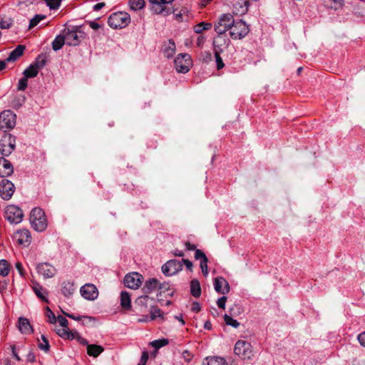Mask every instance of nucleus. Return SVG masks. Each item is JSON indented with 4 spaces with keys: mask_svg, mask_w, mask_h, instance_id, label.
<instances>
[{
    "mask_svg": "<svg viewBox=\"0 0 365 365\" xmlns=\"http://www.w3.org/2000/svg\"><path fill=\"white\" fill-rule=\"evenodd\" d=\"M30 222L34 230L37 232H43L46 229L48 226L47 219L41 208L35 207L31 210Z\"/></svg>",
    "mask_w": 365,
    "mask_h": 365,
    "instance_id": "f257e3e1",
    "label": "nucleus"
},
{
    "mask_svg": "<svg viewBox=\"0 0 365 365\" xmlns=\"http://www.w3.org/2000/svg\"><path fill=\"white\" fill-rule=\"evenodd\" d=\"M130 23V14L125 11L111 14L108 19V24L112 29H123Z\"/></svg>",
    "mask_w": 365,
    "mask_h": 365,
    "instance_id": "f03ea898",
    "label": "nucleus"
},
{
    "mask_svg": "<svg viewBox=\"0 0 365 365\" xmlns=\"http://www.w3.org/2000/svg\"><path fill=\"white\" fill-rule=\"evenodd\" d=\"M16 123V115L10 110L0 113V129L5 133L12 130Z\"/></svg>",
    "mask_w": 365,
    "mask_h": 365,
    "instance_id": "7ed1b4c3",
    "label": "nucleus"
},
{
    "mask_svg": "<svg viewBox=\"0 0 365 365\" xmlns=\"http://www.w3.org/2000/svg\"><path fill=\"white\" fill-rule=\"evenodd\" d=\"M16 148V137L11 133H4L0 140V153L3 156H9Z\"/></svg>",
    "mask_w": 365,
    "mask_h": 365,
    "instance_id": "20e7f679",
    "label": "nucleus"
},
{
    "mask_svg": "<svg viewBox=\"0 0 365 365\" xmlns=\"http://www.w3.org/2000/svg\"><path fill=\"white\" fill-rule=\"evenodd\" d=\"M250 32L248 25L242 20H234V24H232L230 35L233 39H241L245 37Z\"/></svg>",
    "mask_w": 365,
    "mask_h": 365,
    "instance_id": "39448f33",
    "label": "nucleus"
},
{
    "mask_svg": "<svg viewBox=\"0 0 365 365\" xmlns=\"http://www.w3.org/2000/svg\"><path fill=\"white\" fill-rule=\"evenodd\" d=\"M234 351L236 355L242 359H251L254 355L251 344L242 340L236 342Z\"/></svg>",
    "mask_w": 365,
    "mask_h": 365,
    "instance_id": "423d86ee",
    "label": "nucleus"
},
{
    "mask_svg": "<svg viewBox=\"0 0 365 365\" xmlns=\"http://www.w3.org/2000/svg\"><path fill=\"white\" fill-rule=\"evenodd\" d=\"M174 0H149L151 4V11L155 14H163L168 16L171 14V9L169 4H171Z\"/></svg>",
    "mask_w": 365,
    "mask_h": 365,
    "instance_id": "0eeeda50",
    "label": "nucleus"
},
{
    "mask_svg": "<svg viewBox=\"0 0 365 365\" xmlns=\"http://www.w3.org/2000/svg\"><path fill=\"white\" fill-rule=\"evenodd\" d=\"M174 63L177 72L186 73L192 66V59L189 54L180 53L175 58Z\"/></svg>",
    "mask_w": 365,
    "mask_h": 365,
    "instance_id": "6e6552de",
    "label": "nucleus"
},
{
    "mask_svg": "<svg viewBox=\"0 0 365 365\" xmlns=\"http://www.w3.org/2000/svg\"><path fill=\"white\" fill-rule=\"evenodd\" d=\"M232 24H234L233 16L230 14H223L215 24V31L217 34H225L227 30H230Z\"/></svg>",
    "mask_w": 365,
    "mask_h": 365,
    "instance_id": "1a4fd4ad",
    "label": "nucleus"
},
{
    "mask_svg": "<svg viewBox=\"0 0 365 365\" xmlns=\"http://www.w3.org/2000/svg\"><path fill=\"white\" fill-rule=\"evenodd\" d=\"M23 217V211L19 207L14 205L6 207L5 210V217L11 223L18 224L21 222Z\"/></svg>",
    "mask_w": 365,
    "mask_h": 365,
    "instance_id": "9d476101",
    "label": "nucleus"
},
{
    "mask_svg": "<svg viewBox=\"0 0 365 365\" xmlns=\"http://www.w3.org/2000/svg\"><path fill=\"white\" fill-rule=\"evenodd\" d=\"M15 190L14 185L7 179H3L0 182V196L5 200H9Z\"/></svg>",
    "mask_w": 365,
    "mask_h": 365,
    "instance_id": "9b49d317",
    "label": "nucleus"
},
{
    "mask_svg": "<svg viewBox=\"0 0 365 365\" xmlns=\"http://www.w3.org/2000/svg\"><path fill=\"white\" fill-rule=\"evenodd\" d=\"M182 260L170 259L162 266L163 274H178L182 270Z\"/></svg>",
    "mask_w": 365,
    "mask_h": 365,
    "instance_id": "f8f14e48",
    "label": "nucleus"
},
{
    "mask_svg": "<svg viewBox=\"0 0 365 365\" xmlns=\"http://www.w3.org/2000/svg\"><path fill=\"white\" fill-rule=\"evenodd\" d=\"M81 296L90 301H93L97 299L98 296V290L97 287L91 283H87L83 285L80 289Z\"/></svg>",
    "mask_w": 365,
    "mask_h": 365,
    "instance_id": "ddd939ff",
    "label": "nucleus"
},
{
    "mask_svg": "<svg viewBox=\"0 0 365 365\" xmlns=\"http://www.w3.org/2000/svg\"><path fill=\"white\" fill-rule=\"evenodd\" d=\"M14 239L18 244L27 247L31 242V235L30 231L27 229H21L14 233Z\"/></svg>",
    "mask_w": 365,
    "mask_h": 365,
    "instance_id": "4468645a",
    "label": "nucleus"
},
{
    "mask_svg": "<svg viewBox=\"0 0 365 365\" xmlns=\"http://www.w3.org/2000/svg\"><path fill=\"white\" fill-rule=\"evenodd\" d=\"M63 35L66 39V43L68 46H77L80 43V36L78 35V30L76 28L70 29L68 28L63 29Z\"/></svg>",
    "mask_w": 365,
    "mask_h": 365,
    "instance_id": "2eb2a0df",
    "label": "nucleus"
},
{
    "mask_svg": "<svg viewBox=\"0 0 365 365\" xmlns=\"http://www.w3.org/2000/svg\"><path fill=\"white\" fill-rule=\"evenodd\" d=\"M230 43V40L225 34H218L213 41L214 50L217 52H222Z\"/></svg>",
    "mask_w": 365,
    "mask_h": 365,
    "instance_id": "dca6fc26",
    "label": "nucleus"
},
{
    "mask_svg": "<svg viewBox=\"0 0 365 365\" xmlns=\"http://www.w3.org/2000/svg\"><path fill=\"white\" fill-rule=\"evenodd\" d=\"M142 277L143 275H125L124 284L130 289H136L142 284Z\"/></svg>",
    "mask_w": 365,
    "mask_h": 365,
    "instance_id": "f3484780",
    "label": "nucleus"
},
{
    "mask_svg": "<svg viewBox=\"0 0 365 365\" xmlns=\"http://www.w3.org/2000/svg\"><path fill=\"white\" fill-rule=\"evenodd\" d=\"M215 290L220 294H225L230 292V285L222 277H218L214 281Z\"/></svg>",
    "mask_w": 365,
    "mask_h": 365,
    "instance_id": "a211bd4d",
    "label": "nucleus"
},
{
    "mask_svg": "<svg viewBox=\"0 0 365 365\" xmlns=\"http://www.w3.org/2000/svg\"><path fill=\"white\" fill-rule=\"evenodd\" d=\"M14 173V168L11 163L5 159L0 158V177L6 178L10 176Z\"/></svg>",
    "mask_w": 365,
    "mask_h": 365,
    "instance_id": "6ab92c4d",
    "label": "nucleus"
},
{
    "mask_svg": "<svg viewBox=\"0 0 365 365\" xmlns=\"http://www.w3.org/2000/svg\"><path fill=\"white\" fill-rule=\"evenodd\" d=\"M195 258L200 261V267L202 274H208V259L205 254L200 250H196L195 252Z\"/></svg>",
    "mask_w": 365,
    "mask_h": 365,
    "instance_id": "aec40b11",
    "label": "nucleus"
},
{
    "mask_svg": "<svg viewBox=\"0 0 365 365\" xmlns=\"http://www.w3.org/2000/svg\"><path fill=\"white\" fill-rule=\"evenodd\" d=\"M26 49V46L24 45H18L9 55L6 58V61L7 62H13L17 60L19 57H21L24 50Z\"/></svg>",
    "mask_w": 365,
    "mask_h": 365,
    "instance_id": "412c9836",
    "label": "nucleus"
},
{
    "mask_svg": "<svg viewBox=\"0 0 365 365\" xmlns=\"http://www.w3.org/2000/svg\"><path fill=\"white\" fill-rule=\"evenodd\" d=\"M76 286L73 282H63L61 284V293L66 297H71L76 291Z\"/></svg>",
    "mask_w": 365,
    "mask_h": 365,
    "instance_id": "4be33fe9",
    "label": "nucleus"
},
{
    "mask_svg": "<svg viewBox=\"0 0 365 365\" xmlns=\"http://www.w3.org/2000/svg\"><path fill=\"white\" fill-rule=\"evenodd\" d=\"M19 329L24 334H29L32 332V327L26 318L20 317L19 319Z\"/></svg>",
    "mask_w": 365,
    "mask_h": 365,
    "instance_id": "5701e85b",
    "label": "nucleus"
},
{
    "mask_svg": "<svg viewBox=\"0 0 365 365\" xmlns=\"http://www.w3.org/2000/svg\"><path fill=\"white\" fill-rule=\"evenodd\" d=\"M38 274H53L56 270L55 267L49 263H40L36 266Z\"/></svg>",
    "mask_w": 365,
    "mask_h": 365,
    "instance_id": "b1692460",
    "label": "nucleus"
},
{
    "mask_svg": "<svg viewBox=\"0 0 365 365\" xmlns=\"http://www.w3.org/2000/svg\"><path fill=\"white\" fill-rule=\"evenodd\" d=\"M159 296L172 297L174 293V289L170 287L168 283L164 282L159 284L158 287Z\"/></svg>",
    "mask_w": 365,
    "mask_h": 365,
    "instance_id": "393cba45",
    "label": "nucleus"
},
{
    "mask_svg": "<svg viewBox=\"0 0 365 365\" xmlns=\"http://www.w3.org/2000/svg\"><path fill=\"white\" fill-rule=\"evenodd\" d=\"M120 306L124 309H130L131 308V299L130 295L126 291H122L120 292Z\"/></svg>",
    "mask_w": 365,
    "mask_h": 365,
    "instance_id": "a878e982",
    "label": "nucleus"
},
{
    "mask_svg": "<svg viewBox=\"0 0 365 365\" xmlns=\"http://www.w3.org/2000/svg\"><path fill=\"white\" fill-rule=\"evenodd\" d=\"M103 351H104L103 347L100 345H97V344L88 345L87 353L91 356L97 357Z\"/></svg>",
    "mask_w": 365,
    "mask_h": 365,
    "instance_id": "bb28decb",
    "label": "nucleus"
},
{
    "mask_svg": "<svg viewBox=\"0 0 365 365\" xmlns=\"http://www.w3.org/2000/svg\"><path fill=\"white\" fill-rule=\"evenodd\" d=\"M203 365H226V361L222 357L210 356L204 360Z\"/></svg>",
    "mask_w": 365,
    "mask_h": 365,
    "instance_id": "cd10ccee",
    "label": "nucleus"
},
{
    "mask_svg": "<svg viewBox=\"0 0 365 365\" xmlns=\"http://www.w3.org/2000/svg\"><path fill=\"white\" fill-rule=\"evenodd\" d=\"M159 284V282L156 279H150L145 282L143 287L144 292L150 293L153 292L156 289H158Z\"/></svg>",
    "mask_w": 365,
    "mask_h": 365,
    "instance_id": "c85d7f7f",
    "label": "nucleus"
},
{
    "mask_svg": "<svg viewBox=\"0 0 365 365\" xmlns=\"http://www.w3.org/2000/svg\"><path fill=\"white\" fill-rule=\"evenodd\" d=\"M33 282V290L36 294V296L40 298L41 299L47 302V299L46 297V290L38 283L32 282Z\"/></svg>",
    "mask_w": 365,
    "mask_h": 365,
    "instance_id": "c756f323",
    "label": "nucleus"
},
{
    "mask_svg": "<svg viewBox=\"0 0 365 365\" xmlns=\"http://www.w3.org/2000/svg\"><path fill=\"white\" fill-rule=\"evenodd\" d=\"M65 43H66L64 36L63 34L58 35L52 42V48L53 51H57L60 50Z\"/></svg>",
    "mask_w": 365,
    "mask_h": 365,
    "instance_id": "7c9ffc66",
    "label": "nucleus"
},
{
    "mask_svg": "<svg viewBox=\"0 0 365 365\" xmlns=\"http://www.w3.org/2000/svg\"><path fill=\"white\" fill-rule=\"evenodd\" d=\"M190 293L194 297H199L201 295V287L200 282L193 279L190 283Z\"/></svg>",
    "mask_w": 365,
    "mask_h": 365,
    "instance_id": "2f4dec72",
    "label": "nucleus"
},
{
    "mask_svg": "<svg viewBox=\"0 0 365 365\" xmlns=\"http://www.w3.org/2000/svg\"><path fill=\"white\" fill-rule=\"evenodd\" d=\"M175 51V42L170 39L168 41V45L165 46V48L163 50V53L165 56L167 58H171L173 56Z\"/></svg>",
    "mask_w": 365,
    "mask_h": 365,
    "instance_id": "473e14b6",
    "label": "nucleus"
},
{
    "mask_svg": "<svg viewBox=\"0 0 365 365\" xmlns=\"http://www.w3.org/2000/svg\"><path fill=\"white\" fill-rule=\"evenodd\" d=\"M38 346L41 350L45 352H48L49 351L50 345L48 343V340L45 335L42 334L41 336V339H38Z\"/></svg>",
    "mask_w": 365,
    "mask_h": 365,
    "instance_id": "72a5a7b5",
    "label": "nucleus"
},
{
    "mask_svg": "<svg viewBox=\"0 0 365 365\" xmlns=\"http://www.w3.org/2000/svg\"><path fill=\"white\" fill-rule=\"evenodd\" d=\"M26 98L24 95L16 96L11 101V106L14 109H19L24 103Z\"/></svg>",
    "mask_w": 365,
    "mask_h": 365,
    "instance_id": "f704fd0d",
    "label": "nucleus"
},
{
    "mask_svg": "<svg viewBox=\"0 0 365 365\" xmlns=\"http://www.w3.org/2000/svg\"><path fill=\"white\" fill-rule=\"evenodd\" d=\"M38 72L39 71L36 69V68L31 64L26 69L24 70L23 74L26 78H30L36 77Z\"/></svg>",
    "mask_w": 365,
    "mask_h": 365,
    "instance_id": "c9c22d12",
    "label": "nucleus"
},
{
    "mask_svg": "<svg viewBox=\"0 0 365 365\" xmlns=\"http://www.w3.org/2000/svg\"><path fill=\"white\" fill-rule=\"evenodd\" d=\"M46 63V60L45 56L41 54L38 56L35 61L31 64L34 66V67H36V69L39 71L41 68L44 67Z\"/></svg>",
    "mask_w": 365,
    "mask_h": 365,
    "instance_id": "e433bc0d",
    "label": "nucleus"
},
{
    "mask_svg": "<svg viewBox=\"0 0 365 365\" xmlns=\"http://www.w3.org/2000/svg\"><path fill=\"white\" fill-rule=\"evenodd\" d=\"M129 6L130 9L138 11L145 6L144 0H129Z\"/></svg>",
    "mask_w": 365,
    "mask_h": 365,
    "instance_id": "4c0bfd02",
    "label": "nucleus"
},
{
    "mask_svg": "<svg viewBox=\"0 0 365 365\" xmlns=\"http://www.w3.org/2000/svg\"><path fill=\"white\" fill-rule=\"evenodd\" d=\"M212 28L210 23L201 22L194 26V31L197 34H201L203 31L209 30Z\"/></svg>",
    "mask_w": 365,
    "mask_h": 365,
    "instance_id": "58836bf2",
    "label": "nucleus"
},
{
    "mask_svg": "<svg viewBox=\"0 0 365 365\" xmlns=\"http://www.w3.org/2000/svg\"><path fill=\"white\" fill-rule=\"evenodd\" d=\"M168 343H169L168 339H157V340H154V341H151L150 343V344L155 350H158V349H160L161 347L166 346L167 344H168Z\"/></svg>",
    "mask_w": 365,
    "mask_h": 365,
    "instance_id": "ea45409f",
    "label": "nucleus"
},
{
    "mask_svg": "<svg viewBox=\"0 0 365 365\" xmlns=\"http://www.w3.org/2000/svg\"><path fill=\"white\" fill-rule=\"evenodd\" d=\"M46 18V16L45 15H43V14H36L34 18H32L31 20H30V22H29V29H33L34 27H35L36 26L38 25V24L45 19Z\"/></svg>",
    "mask_w": 365,
    "mask_h": 365,
    "instance_id": "a19ab883",
    "label": "nucleus"
},
{
    "mask_svg": "<svg viewBox=\"0 0 365 365\" xmlns=\"http://www.w3.org/2000/svg\"><path fill=\"white\" fill-rule=\"evenodd\" d=\"M11 266L6 259L0 260V274H9Z\"/></svg>",
    "mask_w": 365,
    "mask_h": 365,
    "instance_id": "79ce46f5",
    "label": "nucleus"
},
{
    "mask_svg": "<svg viewBox=\"0 0 365 365\" xmlns=\"http://www.w3.org/2000/svg\"><path fill=\"white\" fill-rule=\"evenodd\" d=\"M50 9H58L61 4V0H43Z\"/></svg>",
    "mask_w": 365,
    "mask_h": 365,
    "instance_id": "37998d69",
    "label": "nucleus"
},
{
    "mask_svg": "<svg viewBox=\"0 0 365 365\" xmlns=\"http://www.w3.org/2000/svg\"><path fill=\"white\" fill-rule=\"evenodd\" d=\"M150 313L151 320L163 317L162 311L156 306L151 307Z\"/></svg>",
    "mask_w": 365,
    "mask_h": 365,
    "instance_id": "c03bdc74",
    "label": "nucleus"
},
{
    "mask_svg": "<svg viewBox=\"0 0 365 365\" xmlns=\"http://www.w3.org/2000/svg\"><path fill=\"white\" fill-rule=\"evenodd\" d=\"M224 319L226 324L230 325L234 328H237L240 326V323L236 319H233L232 317L227 314H225Z\"/></svg>",
    "mask_w": 365,
    "mask_h": 365,
    "instance_id": "a18cd8bd",
    "label": "nucleus"
},
{
    "mask_svg": "<svg viewBox=\"0 0 365 365\" xmlns=\"http://www.w3.org/2000/svg\"><path fill=\"white\" fill-rule=\"evenodd\" d=\"M46 316L47 317L49 323L55 324L56 322L57 318L48 307H46Z\"/></svg>",
    "mask_w": 365,
    "mask_h": 365,
    "instance_id": "49530a36",
    "label": "nucleus"
},
{
    "mask_svg": "<svg viewBox=\"0 0 365 365\" xmlns=\"http://www.w3.org/2000/svg\"><path fill=\"white\" fill-rule=\"evenodd\" d=\"M221 53L222 52L215 51V57L216 66H217V70H220L222 68H224V66H225L222 58L220 56Z\"/></svg>",
    "mask_w": 365,
    "mask_h": 365,
    "instance_id": "de8ad7c7",
    "label": "nucleus"
},
{
    "mask_svg": "<svg viewBox=\"0 0 365 365\" xmlns=\"http://www.w3.org/2000/svg\"><path fill=\"white\" fill-rule=\"evenodd\" d=\"M12 24L13 20L11 18L0 20V29H8L12 26Z\"/></svg>",
    "mask_w": 365,
    "mask_h": 365,
    "instance_id": "09e8293b",
    "label": "nucleus"
},
{
    "mask_svg": "<svg viewBox=\"0 0 365 365\" xmlns=\"http://www.w3.org/2000/svg\"><path fill=\"white\" fill-rule=\"evenodd\" d=\"M28 78L24 76L19 81L17 86L18 91H25L28 86Z\"/></svg>",
    "mask_w": 365,
    "mask_h": 365,
    "instance_id": "8fccbe9b",
    "label": "nucleus"
},
{
    "mask_svg": "<svg viewBox=\"0 0 365 365\" xmlns=\"http://www.w3.org/2000/svg\"><path fill=\"white\" fill-rule=\"evenodd\" d=\"M57 321L63 328H68V322L66 317L63 316H58Z\"/></svg>",
    "mask_w": 365,
    "mask_h": 365,
    "instance_id": "3c124183",
    "label": "nucleus"
},
{
    "mask_svg": "<svg viewBox=\"0 0 365 365\" xmlns=\"http://www.w3.org/2000/svg\"><path fill=\"white\" fill-rule=\"evenodd\" d=\"M227 301V297L225 296H222V297L219 298L217 301V304L219 308L224 309L225 308V304Z\"/></svg>",
    "mask_w": 365,
    "mask_h": 365,
    "instance_id": "603ef678",
    "label": "nucleus"
},
{
    "mask_svg": "<svg viewBox=\"0 0 365 365\" xmlns=\"http://www.w3.org/2000/svg\"><path fill=\"white\" fill-rule=\"evenodd\" d=\"M183 266L186 267V271L191 272H192V263L188 259H182Z\"/></svg>",
    "mask_w": 365,
    "mask_h": 365,
    "instance_id": "864d4df0",
    "label": "nucleus"
},
{
    "mask_svg": "<svg viewBox=\"0 0 365 365\" xmlns=\"http://www.w3.org/2000/svg\"><path fill=\"white\" fill-rule=\"evenodd\" d=\"M148 359V354L147 351H143L138 365H145Z\"/></svg>",
    "mask_w": 365,
    "mask_h": 365,
    "instance_id": "5fc2aeb1",
    "label": "nucleus"
},
{
    "mask_svg": "<svg viewBox=\"0 0 365 365\" xmlns=\"http://www.w3.org/2000/svg\"><path fill=\"white\" fill-rule=\"evenodd\" d=\"M78 336V333L77 331H72L68 329V332L65 339L72 340V339L77 338Z\"/></svg>",
    "mask_w": 365,
    "mask_h": 365,
    "instance_id": "6e6d98bb",
    "label": "nucleus"
},
{
    "mask_svg": "<svg viewBox=\"0 0 365 365\" xmlns=\"http://www.w3.org/2000/svg\"><path fill=\"white\" fill-rule=\"evenodd\" d=\"M68 332V328H63L61 329H58L56 333L61 338L66 339Z\"/></svg>",
    "mask_w": 365,
    "mask_h": 365,
    "instance_id": "4d7b16f0",
    "label": "nucleus"
},
{
    "mask_svg": "<svg viewBox=\"0 0 365 365\" xmlns=\"http://www.w3.org/2000/svg\"><path fill=\"white\" fill-rule=\"evenodd\" d=\"M87 24L93 30H98V29H100V28H101L103 26V25H101V24H98L96 21H88Z\"/></svg>",
    "mask_w": 365,
    "mask_h": 365,
    "instance_id": "13d9d810",
    "label": "nucleus"
},
{
    "mask_svg": "<svg viewBox=\"0 0 365 365\" xmlns=\"http://www.w3.org/2000/svg\"><path fill=\"white\" fill-rule=\"evenodd\" d=\"M201 307L197 302H194L192 304L191 311L197 313L200 311Z\"/></svg>",
    "mask_w": 365,
    "mask_h": 365,
    "instance_id": "bf43d9fd",
    "label": "nucleus"
},
{
    "mask_svg": "<svg viewBox=\"0 0 365 365\" xmlns=\"http://www.w3.org/2000/svg\"><path fill=\"white\" fill-rule=\"evenodd\" d=\"M358 341L361 346L365 347V331L358 335Z\"/></svg>",
    "mask_w": 365,
    "mask_h": 365,
    "instance_id": "052dcab7",
    "label": "nucleus"
},
{
    "mask_svg": "<svg viewBox=\"0 0 365 365\" xmlns=\"http://www.w3.org/2000/svg\"><path fill=\"white\" fill-rule=\"evenodd\" d=\"M11 352H12V356H13L15 359H16V360H17V361H21V359H20L19 356L18 355V353H17V351H16V346H15V345H13V346H11Z\"/></svg>",
    "mask_w": 365,
    "mask_h": 365,
    "instance_id": "680f3d73",
    "label": "nucleus"
},
{
    "mask_svg": "<svg viewBox=\"0 0 365 365\" xmlns=\"http://www.w3.org/2000/svg\"><path fill=\"white\" fill-rule=\"evenodd\" d=\"M205 37H204V36H198V37H197V41H196V44H197V46L198 47H200H200H202V45H203V44H204V43H205Z\"/></svg>",
    "mask_w": 365,
    "mask_h": 365,
    "instance_id": "e2e57ef3",
    "label": "nucleus"
},
{
    "mask_svg": "<svg viewBox=\"0 0 365 365\" xmlns=\"http://www.w3.org/2000/svg\"><path fill=\"white\" fill-rule=\"evenodd\" d=\"M63 314L64 315H66V317H68V318L72 319H73L75 321H80L81 319V317H80V316H76L74 314H68V313H66L65 312H63Z\"/></svg>",
    "mask_w": 365,
    "mask_h": 365,
    "instance_id": "0e129e2a",
    "label": "nucleus"
},
{
    "mask_svg": "<svg viewBox=\"0 0 365 365\" xmlns=\"http://www.w3.org/2000/svg\"><path fill=\"white\" fill-rule=\"evenodd\" d=\"M183 14H185V12H182V11H180L179 13L178 14H175V19L179 21V22H181L183 21Z\"/></svg>",
    "mask_w": 365,
    "mask_h": 365,
    "instance_id": "69168bd1",
    "label": "nucleus"
},
{
    "mask_svg": "<svg viewBox=\"0 0 365 365\" xmlns=\"http://www.w3.org/2000/svg\"><path fill=\"white\" fill-rule=\"evenodd\" d=\"M104 6H105V3L100 2L93 6V10L97 11H99L100 9H101Z\"/></svg>",
    "mask_w": 365,
    "mask_h": 365,
    "instance_id": "338daca9",
    "label": "nucleus"
},
{
    "mask_svg": "<svg viewBox=\"0 0 365 365\" xmlns=\"http://www.w3.org/2000/svg\"><path fill=\"white\" fill-rule=\"evenodd\" d=\"M15 266L19 274H24L23 265L21 262H17Z\"/></svg>",
    "mask_w": 365,
    "mask_h": 365,
    "instance_id": "774afa93",
    "label": "nucleus"
}]
</instances>
